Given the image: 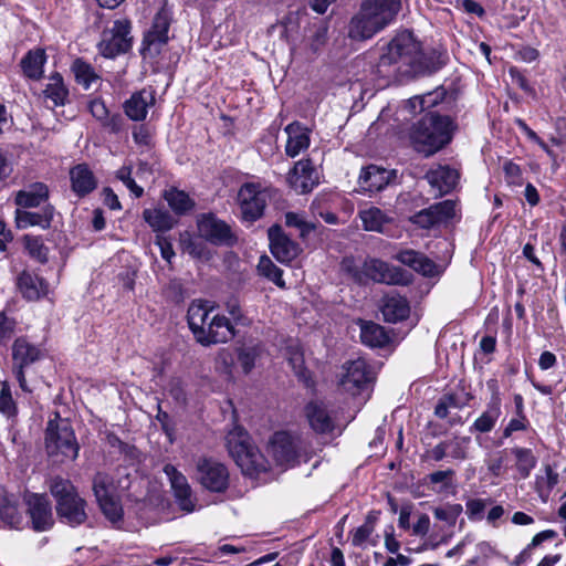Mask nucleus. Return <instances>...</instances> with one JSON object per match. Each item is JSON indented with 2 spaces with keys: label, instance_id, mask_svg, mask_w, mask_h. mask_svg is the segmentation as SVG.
Here are the masks:
<instances>
[{
  "label": "nucleus",
  "instance_id": "obj_64",
  "mask_svg": "<svg viewBox=\"0 0 566 566\" xmlns=\"http://www.w3.org/2000/svg\"><path fill=\"white\" fill-rule=\"evenodd\" d=\"M413 533L416 535H426L430 528V518L428 515L422 514L419 516L418 521L413 524Z\"/></svg>",
  "mask_w": 566,
  "mask_h": 566
},
{
  "label": "nucleus",
  "instance_id": "obj_57",
  "mask_svg": "<svg viewBox=\"0 0 566 566\" xmlns=\"http://www.w3.org/2000/svg\"><path fill=\"white\" fill-rule=\"evenodd\" d=\"M419 96L421 105H423V108L426 111L441 103L444 98V93L442 91L436 90L433 92H429Z\"/></svg>",
  "mask_w": 566,
  "mask_h": 566
},
{
  "label": "nucleus",
  "instance_id": "obj_16",
  "mask_svg": "<svg viewBox=\"0 0 566 566\" xmlns=\"http://www.w3.org/2000/svg\"><path fill=\"white\" fill-rule=\"evenodd\" d=\"M454 214L455 203L452 200H444L417 212L410 220L420 228L429 229L448 221L453 218Z\"/></svg>",
  "mask_w": 566,
  "mask_h": 566
},
{
  "label": "nucleus",
  "instance_id": "obj_60",
  "mask_svg": "<svg viewBox=\"0 0 566 566\" xmlns=\"http://www.w3.org/2000/svg\"><path fill=\"white\" fill-rule=\"evenodd\" d=\"M485 509V501L481 499L470 500L467 503V514L470 518L480 516Z\"/></svg>",
  "mask_w": 566,
  "mask_h": 566
},
{
  "label": "nucleus",
  "instance_id": "obj_12",
  "mask_svg": "<svg viewBox=\"0 0 566 566\" xmlns=\"http://www.w3.org/2000/svg\"><path fill=\"white\" fill-rule=\"evenodd\" d=\"M195 478L202 488L210 492H224L229 485L227 467L212 458L202 457L197 460Z\"/></svg>",
  "mask_w": 566,
  "mask_h": 566
},
{
  "label": "nucleus",
  "instance_id": "obj_56",
  "mask_svg": "<svg viewBox=\"0 0 566 566\" xmlns=\"http://www.w3.org/2000/svg\"><path fill=\"white\" fill-rule=\"evenodd\" d=\"M527 423L528 421L524 415H517L516 418H512L503 431L504 438L511 437L515 431L525 430Z\"/></svg>",
  "mask_w": 566,
  "mask_h": 566
},
{
  "label": "nucleus",
  "instance_id": "obj_37",
  "mask_svg": "<svg viewBox=\"0 0 566 566\" xmlns=\"http://www.w3.org/2000/svg\"><path fill=\"white\" fill-rule=\"evenodd\" d=\"M163 197L176 214H186L195 208V201L184 190L170 188L164 191Z\"/></svg>",
  "mask_w": 566,
  "mask_h": 566
},
{
  "label": "nucleus",
  "instance_id": "obj_19",
  "mask_svg": "<svg viewBox=\"0 0 566 566\" xmlns=\"http://www.w3.org/2000/svg\"><path fill=\"white\" fill-rule=\"evenodd\" d=\"M27 503L34 531L44 532L53 526L51 503L44 495L32 494L28 497Z\"/></svg>",
  "mask_w": 566,
  "mask_h": 566
},
{
  "label": "nucleus",
  "instance_id": "obj_48",
  "mask_svg": "<svg viewBox=\"0 0 566 566\" xmlns=\"http://www.w3.org/2000/svg\"><path fill=\"white\" fill-rule=\"evenodd\" d=\"M96 500L102 512L111 522L115 523L122 518L123 509L114 495Z\"/></svg>",
  "mask_w": 566,
  "mask_h": 566
},
{
  "label": "nucleus",
  "instance_id": "obj_58",
  "mask_svg": "<svg viewBox=\"0 0 566 566\" xmlns=\"http://www.w3.org/2000/svg\"><path fill=\"white\" fill-rule=\"evenodd\" d=\"M505 178L509 184L518 185L522 180V172L520 166L512 161H505L504 164Z\"/></svg>",
  "mask_w": 566,
  "mask_h": 566
},
{
  "label": "nucleus",
  "instance_id": "obj_34",
  "mask_svg": "<svg viewBox=\"0 0 566 566\" xmlns=\"http://www.w3.org/2000/svg\"><path fill=\"white\" fill-rule=\"evenodd\" d=\"M49 197L48 186L43 182H34L15 195V203L21 208L39 207Z\"/></svg>",
  "mask_w": 566,
  "mask_h": 566
},
{
  "label": "nucleus",
  "instance_id": "obj_46",
  "mask_svg": "<svg viewBox=\"0 0 566 566\" xmlns=\"http://www.w3.org/2000/svg\"><path fill=\"white\" fill-rule=\"evenodd\" d=\"M73 72L76 78V82L81 84L85 90L90 88L93 82L97 80L96 74L94 73L91 65L87 63L76 60L73 64Z\"/></svg>",
  "mask_w": 566,
  "mask_h": 566
},
{
  "label": "nucleus",
  "instance_id": "obj_11",
  "mask_svg": "<svg viewBox=\"0 0 566 566\" xmlns=\"http://www.w3.org/2000/svg\"><path fill=\"white\" fill-rule=\"evenodd\" d=\"M132 40L130 22L126 19L116 20L102 32L98 51L103 56L113 59L127 52Z\"/></svg>",
  "mask_w": 566,
  "mask_h": 566
},
{
  "label": "nucleus",
  "instance_id": "obj_54",
  "mask_svg": "<svg viewBox=\"0 0 566 566\" xmlns=\"http://www.w3.org/2000/svg\"><path fill=\"white\" fill-rule=\"evenodd\" d=\"M258 350L255 347L242 348L238 355V361L244 374H249L255 366Z\"/></svg>",
  "mask_w": 566,
  "mask_h": 566
},
{
  "label": "nucleus",
  "instance_id": "obj_5",
  "mask_svg": "<svg viewBox=\"0 0 566 566\" xmlns=\"http://www.w3.org/2000/svg\"><path fill=\"white\" fill-rule=\"evenodd\" d=\"M226 446L244 474L252 476L268 471V460L252 444L249 433L243 428L234 426L226 437Z\"/></svg>",
  "mask_w": 566,
  "mask_h": 566
},
{
  "label": "nucleus",
  "instance_id": "obj_3",
  "mask_svg": "<svg viewBox=\"0 0 566 566\" xmlns=\"http://www.w3.org/2000/svg\"><path fill=\"white\" fill-rule=\"evenodd\" d=\"M400 7V0H365L350 21L349 36L354 40L373 38L395 20Z\"/></svg>",
  "mask_w": 566,
  "mask_h": 566
},
{
  "label": "nucleus",
  "instance_id": "obj_21",
  "mask_svg": "<svg viewBox=\"0 0 566 566\" xmlns=\"http://www.w3.org/2000/svg\"><path fill=\"white\" fill-rule=\"evenodd\" d=\"M164 472L170 481L174 495L180 509L188 513L192 512L195 503L191 496V488L186 476L171 464L165 465Z\"/></svg>",
  "mask_w": 566,
  "mask_h": 566
},
{
  "label": "nucleus",
  "instance_id": "obj_32",
  "mask_svg": "<svg viewBox=\"0 0 566 566\" xmlns=\"http://www.w3.org/2000/svg\"><path fill=\"white\" fill-rule=\"evenodd\" d=\"M381 312L387 322L397 323L409 316L410 306L403 296L399 294H388L384 297Z\"/></svg>",
  "mask_w": 566,
  "mask_h": 566
},
{
  "label": "nucleus",
  "instance_id": "obj_9",
  "mask_svg": "<svg viewBox=\"0 0 566 566\" xmlns=\"http://www.w3.org/2000/svg\"><path fill=\"white\" fill-rule=\"evenodd\" d=\"M375 374L364 358H357L345 363L338 379L342 391L352 396L365 392L374 381Z\"/></svg>",
  "mask_w": 566,
  "mask_h": 566
},
{
  "label": "nucleus",
  "instance_id": "obj_1",
  "mask_svg": "<svg viewBox=\"0 0 566 566\" xmlns=\"http://www.w3.org/2000/svg\"><path fill=\"white\" fill-rule=\"evenodd\" d=\"M440 65L432 63L421 51L420 43L409 31L398 33L380 55L378 72L399 82L433 73Z\"/></svg>",
  "mask_w": 566,
  "mask_h": 566
},
{
  "label": "nucleus",
  "instance_id": "obj_2",
  "mask_svg": "<svg viewBox=\"0 0 566 566\" xmlns=\"http://www.w3.org/2000/svg\"><path fill=\"white\" fill-rule=\"evenodd\" d=\"M187 319L196 340L203 346L227 343L234 337L233 325L209 301H192Z\"/></svg>",
  "mask_w": 566,
  "mask_h": 566
},
{
  "label": "nucleus",
  "instance_id": "obj_47",
  "mask_svg": "<svg viewBox=\"0 0 566 566\" xmlns=\"http://www.w3.org/2000/svg\"><path fill=\"white\" fill-rule=\"evenodd\" d=\"M443 442L449 457L457 460H464L467 458V450L470 443L469 437H454Z\"/></svg>",
  "mask_w": 566,
  "mask_h": 566
},
{
  "label": "nucleus",
  "instance_id": "obj_35",
  "mask_svg": "<svg viewBox=\"0 0 566 566\" xmlns=\"http://www.w3.org/2000/svg\"><path fill=\"white\" fill-rule=\"evenodd\" d=\"M42 94L45 102H50L53 107L65 105L69 99V88L61 74L53 73L49 76Z\"/></svg>",
  "mask_w": 566,
  "mask_h": 566
},
{
  "label": "nucleus",
  "instance_id": "obj_45",
  "mask_svg": "<svg viewBox=\"0 0 566 566\" xmlns=\"http://www.w3.org/2000/svg\"><path fill=\"white\" fill-rule=\"evenodd\" d=\"M285 224L287 227L296 228L300 231L301 238H306L311 232L316 230V223L310 222L305 219L304 214L297 212H286L285 213Z\"/></svg>",
  "mask_w": 566,
  "mask_h": 566
},
{
  "label": "nucleus",
  "instance_id": "obj_50",
  "mask_svg": "<svg viewBox=\"0 0 566 566\" xmlns=\"http://www.w3.org/2000/svg\"><path fill=\"white\" fill-rule=\"evenodd\" d=\"M287 142H310L311 129L298 122H293L285 127Z\"/></svg>",
  "mask_w": 566,
  "mask_h": 566
},
{
  "label": "nucleus",
  "instance_id": "obj_24",
  "mask_svg": "<svg viewBox=\"0 0 566 566\" xmlns=\"http://www.w3.org/2000/svg\"><path fill=\"white\" fill-rule=\"evenodd\" d=\"M459 172L448 166H439L426 174V179L437 195L442 196L455 188L459 181Z\"/></svg>",
  "mask_w": 566,
  "mask_h": 566
},
{
  "label": "nucleus",
  "instance_id": "obj_28",
  "mask_svg": "<svg viewBox=\"0 0 566 566\" xmlns=\"http://www.w3.org/2000/svg\"><path fill=\"white\" fill-rule=\"evenodd\" d=\"M17 285L28 301H38L49 293L46 282L38 274L28 271L19 275Z\"/></svg>",
  "mask_w": 566,
  "mask_h": 566
},
{
  "label": "nucleus",
  "instance_id": "obj_8",
  "mask_svg": "<svg viewBox=\"0 0 566 566\" xmlns=\"http://www.w3.org/2000/svg\"><path fill=\"white\" fill-rule=\"evenodd\" d=\"M303 451V441L285 431L275 432L268 447L269 455L280 467H293L301 460L308 461L310 457Z\"/></svg>",
  "mask_w": 566,
  "mask_h": 566
},
{
  "label": "nucleus",
  "instance_id": "obj_25",
  "mask_svg": "<svg viewBox=\"0 0 566 566\" xmlns=\"http://www.w3.org/2000/svg\"><path fill=\"white\" fill-rule=\"evenodd\" d=\"M155 104L153 90L143 88L134 93L124 104L126 115L133 120H144Z\"/></svg>",
  "mask_w": 566,
  "mask_h": 566
},
{
  "label": "nucleus",
  "instance_id": "obj_7",
  "mask_svg": "<svg viewBox=\"0 0 566 566\" xmlns=\"http://www.w3.org/2000/svg\"><path fill=\"white\" fill-rule=\"evenodd\" d=\"M343 265L358 282L369 279L378 283L391 285H405L409 283V276L406 271L378 259L366 260L361 270L354 268L352 260H345Z\"/></svg>",
  "mask_w": 566,
  "mask_h": 566
},
{
  "label": "nucleus",
  "instance_id": "obj_43",
  "mask_svg": "<svg viewBox=\"0 0 566 566\" xmlns=\"http://www.w3.org/2000/svg\"><path fill=\"white\" fill-rule=\"evenodd\" d=\"M286 359L289 365L292 367L294 374L304 380L306 377V368L304 361V355L297 344L291 345L286 349Z\"/></svg>",
  "mask_w": 566,
  "mask_h": 566
},
{
  "label": "nucleus",
  "instance_id": "obj_18",
  "mask_svg": "<svg viewBox=\"0 0 566 566\" xmlns=\"http://www.w3.org/2000/svg\"><path fill=\"white\" fill-rule=\"evenodd\" d=\"M198 232L201 238L214 244L232 242L229 226L212 214H203L198 219Z\"/></svg>",
  "mask_w": 566,
  "mask_h": 566
},
{
  "label": "nucleus",
  "instance_id": "obj_29",
  "mask_svg": "<svg viewBox=\"0 0 566 566\" xmlns=\"http://www.w3.org/2000/svg\"><path fill=\"white\" fill-rule=\"evenodd\" d=\"M390 181V172L384 168L370 165L359 175V187L364 192L382 190Z\"/></svg>",
  "mask_w": 566,
  "mask_h": 566
},
{
  "label": "nucleus",
  "instance_id": "obj_17",
  "mask_svg": "<svg viewBox=\"0 0 566 566\" xmlns=\"http://www.w3.org/2000/svg\"><path fill=\"white\" fill-rule=\"evenodd\" d=\"M488 387L492 391L491 399L486 406V409L473 422L470 429L471 432H490L495 427L499 418L501 417V397L499 392L497 381L495 379L489 380Z\"/></svg>",
  "mask_w": 566,
  "mask_h": 566
},
{
  "label": "nucleus",
  "instance_id": "obj_26",
  "mask_svg": "<svg viewBox=\"0 0 566 566\" xmlns=\"http://www.w3.org/2000/svg\"><path fill=\"white\" fill-rule=\"evenodd\" d=\"M290 186L297 193L312 191L316 184V174L310 160H300L289 176Z\"/></svg>",
  "mask_w": 566,
  "mask_h": 566
},
{
  "label": "nucleus",
  "instance_id": "obj_36",
  "mask_svg": "<svg viewBox=\"0 0 566 566\" xmlns=\"http://www.w3.org/2000/svg\"><path fill=\"white\" fill-rule=\"evenodd\" d=\"M360 339L369 347H382L389 342V336L379 324L359 321Z\"/></svg>",
  "mask_w": 566,
  "mask_h": 566
},
{
  "label": "nucleus",
  "instance_id": "obj_55",
  "mask_svg": "<svg viewBox=\"0 0 566 566\" xmlns=\"http://www.w3.org/2000/svg\"><path fill=\"white\" fill-rule=\"evenodd\" d=\"M25 247L31 255L40 260L41 262H44L46 260L48 250L43 245L40 239L34 237L25 235Z\"/></svg>",
  "mask_w": 566,
  "mask_h": 566
},
{
  "label": "nucleus",
  "instance_id": "obj_61",
  "mask_svg": "<svg viewBox=\"0 0 566 566\" xmlns=\"http://www.w3.org/2000/svg\"><path fill=\"white\" fill-rule=\"evenodd\" d=\"M557 533L553 530H546V531H543V532H539L537 533L531 541V543L527 545L526 549L524 551V553L527 551V549H531V548H534V547H537L538 545H541L544 541H547V539H553L554 537H556Z\"/></svg>",
  "mask_w": 566,
  "mask_h": 566
},
{
  "label": "nucleus",
  "instance_id": "obj_53",
  "mask_svg": "<svg viewBox=\"0 0 566 566\" xmlns=\"http://www.w3.org/2000/svg\"><path fill=\"white\" fill-rule=\"evenodd\" d=\"M462 507L460 505H450L447 507H437L433 510L434 517L453 526L460 515Z\"/></svg>",
  "mask_w": 566,
  "mask_h": 566
},
{
  "label": "nucleus",
  "instance_id": "obj_33",
  "mask_svg": "<svg viewBox=\"0 0 566 566\" xmlns=\"http://www.w3.org/2000/svg\"><path fill=\"white\" fill-rule=\"evenodd\" d=\"M46 63L45 51L41 48L30 50L21 60L20 66L23 75L30 80L38 81L43 76L44 64Z\"/></svg>",
  "mask_w": 566,
  "mask_h": 566
},
{
  "label": "nucleus",
  "instance_id": "obj_13",
  "mask_svg": "<svg viewBox=\"0 0 566 566\" xmlns=\"http://www.w3.org/2000/svg\"><path fill=\"white\" fill-rule=\"evenodd\" d=\"M41 357L40 348L30 343L27 338H18L12 346L13 374L20 388L25 392H31L24 375V368L39 360Z\"/></svg>",
  "mask_w": 566,
  "mask_h": 566
},
{
  "label": "nucleus",
  "instance_id": "obj_41",
  "mask_svg": "<svg viewBox=\"0 0 566 566\" xmlns=\"http://www.w3.org/2000/svg\"><path fill=\"white\" fill-rule=\"evenodd\" d=\"M512 453L516 458V469L522 478H527L531 471L536 467L537 459L533 454L531 449L526 448H513Z\"/></svg>",
  "mask_w": 566,
  "mask_h": 566
},
{
  "label": "nucleus",
  "instance_id": "obj_6",
  "mask_svg": "<svg viewBox=\"0 0 566 566\" xmlns=\"http://www.w3.org/2000/svg\"><path fill=\"white\" fill-rule=\"evenodd\" d=\"M45 450L55 463L74 461L80 451L74 430L67 420L59 416L48 422L45 430Z\"/></svg>",
  "mask_w": 566,
  "mask_h": 566
},
{
  "label": "nucleus",
  "instance_id": "obj_49",
  "mask_svg": "<svg viewBox=\"0 0 566 566\" xmlns=\"http://www.w3.org/2000/svg\"><path fill=\"white\" fill-rule=\"evenodd\" d=\"M113 480L105 473H97L93 480V491L96 499L114 495Z\"/></svg>",
  "mask_w": 566,
  "mask_h": 566
},
{
  "label": "nucleus",
  "instance_id": "obj_42",
  "mask_svg": "<svg viewBox=\"0 0 566 566\" xmlns=\"http://www.w3.org/2000/svg\"><path fill=\"white\" fill-rule=\"evenodd\" d=\"M377 516L374 513H369L366 517V521L363 525L357 527L353 532L352 544L356 547L364 546L366 543L370 542L375 545V542L370 541V537L375 531V522Z\"/></svg>",
  "mask_w": 566,
  "mask_h": 566
},
{
  "label": "nucleus",
  "instance_id": "obj_27",
  "mask_svg": "<svg viewBox=\"0 0 566 566\" xmlns=\"http://www.w3.org/2000/svg\"><path fill=\"white\" fill-rule=\"evenodd\" d=\"M396 259L400 263L413 269L416 272L422 274L423 276L432 277L440 273L437 264L433 261L415 250L401 251L396 255Z\"/></svg>",
  "mask_w": 566,
  "mask_h": 566
},
{
  "label": "nucleus",
  "instance_id": "obj_4",
  "mask_svg": "<svg viewBox=\"0 0 566 566\" xmlns=\"http://www.w3.org/2000/svg\"><path fill=\"white\" fill-rule=\"evenodd\" d=\"M49 489L55 500L60 522L75 527L86 521V502L70 480L54 476L49 482Z\"/></svg>",
  "mask_w": 566,
  "mask_h": 566
},
{
  "label": "nucleus",
  "instance_id": "obj_39",
  "mask_svg": "<svg viewBox=\"0 0 566 566\" xmlns=\"http://www.w3.org/2000/svg\"><path fill=\"white\" fill-rule=\"evenodd\" d=\"M359 218L363 222L364 229L366 231L374 232H382L385 224L390 221V219L376 207H370L359 211Z\"/></svg>",
  "mask_w": 566,
  "mask_h": 566
},
{
  "label": "nucleus",
  "instance_id": "obj_38",
  "mask_svg": "<svg viewBox=\"0 0 566 566\" xmlns=\"http://www.w3.org/2000/svg\"><path fill=\"white\" fill-rule=\"evenodd\" d=\"M143 218L156 232H165L172 229L175 219L165 209L150 208L143 211Z\"/></svg>",
  "mask_w": 566,
  "mask_h": 566
},
{
  "label": "nucleus",
  "instance_id": "obj_22",
  "mask_svg": "<svg viewBox=\"0 0 566 566\" xmlns=\"http://www.w3.org/2000/svg\"><path fill=\"white\" fill-rule=\"evenodd\" d=\"M310 427L317 433H328L335 428L334 419L325 402L310 401L304 409Z\"/></svg>",
  "mask_w": 566,
  "mask_h": 566
},
{
  "label": "nucleus",
  "instance_id": "obj_51",
  "mask_svg": "<svg viewBox=\"0 0 566 566\" xmlns=\"http://www.w3.org/2000/svg\"><path fill=\"white\" fill-rule=\"evenodd\" d=\"M0 412L8 418L14 416L17 412V407L12 399L11 389L7 382H1Z\"/></svg>",
  "mask_w": 566,
  "mask_h": 566
},
{
  "label": "nucleus",
  "instance_id": "obj_59",
  "mask_svg": "<svg viewBox=\"0 0 566 566\" xmlns=\"http://www.w3.org/2000/svg\"><path fill=\"white\" fill-rule=\"evenodd\" d=\"M90 111L92 115L98 120H104L108 116V109L105 103L101 99H94L90 103Z\"/></svg>",
  "mask_w": 566,
  "mask_h": 566
},
{
  "label": "nucleus",
  "instance_id": "obj_10",
  "mask_svg": "<svg viewBox=\"0 0 566 566\" xmlns=\"http://www.w3.org/2000/svg\"><path fill=\"white\" fill-rule=\"evenodd\" d=\"M457 128L449 116L428 113L415 126L412 142H450Z\"/></svg>",
  "mask_w": 566,
  "mask_h": 566
},
{
  "label": "nucleus",
  "instance_id": "obj_52",
  "mask_svg": "<svg viewBox=\"0 0 566 566\" xmlns=\"http://www.w3.org/2000/svg\"><path fill=\"white\" fill-rule=\"evenodd\" d=\"M454 475V471L451 469L444 471H436L428 475V480L431 484L439 485L438 491H447L453 486L452 478Z\"/></svg>",
  "mask_w": 566,
  "mask_h": 566
},
{
  "label": "nucleus",
  "instance_id": "obj_62",
  "mask_svg": "<svg viewBox=\"0 0 566 566\" xmlns=\"http://www.w3.org/2000/svg\"><path fill=\"white\" fill-rule=\"evenodd\" d=\"M476 556L471 560V564H476L480 558H488L494 553V548L488 542H480L475 546Z\"/></svg>",
  "mask_w": 566,
  "mask_h": 566
},
{
  "label": "nucleus",
  "instance_id": "obj_15",
  "mask_svg": "<svg viewBox=\"0 0 566 566\" xmlns=\"http://www.w3.org/2000/svg\"><path fill=\"white\" fill-rule=\"evenodd\" d=\"M270 250L273 256L281 263H289L300 253V247L291 240L279 224H273L268 230Z\"/></svg>",
  "mask_w": 566,
  "mask_h": 566
},
{
  "label": "nucleus",
  "instance_id": "obj_30",
  "mask_svg": "<svg viewBox=\"0 0 566 566\" xmlns=\"http://www.w3.org/2000/svg\"><path fill=\"white\" fill-rule=\"evenodd\" d=\"M54 216V208L46 206L41 212H31L22 209L15 211V223L19 229H27L29 227H40L48 229L51 226Z\"/></svg>",
  "mask_w": 566,
  "mask_h": 566
},
{
  "label": "nucleus",
  "instance_id": "obj_44",
  "mask_svg": "<svg viewBox=\"0 0 566 566\" xmlns=\"http://www.w3.org/2000/svg\"><path fill=\"white\" fill-rule=\"evenodd\" d=\"M331 200H332V196H329V195L317 196L311 203V211H312V213L317 214L322 219H324V221L326 223L337 224L338 223L337 216L334 212L326 209V206L328 205V202Z\"/></svg>",
  "mask_w": 566,
  "mask_h": 566
},
{
  "label": "nucleus",
  "instance_id": "obj_31",
  "mask_svg": "<svg viewBox=\"0 0 566 566\" xmlns=\"http://www.w3.org/2000/svg\"><path fill=\"white\" fill-rule=\"evenodd\" d=\"M22 520V514L18 510V499L0 488V522L3 526L18 528Z\"/></svg>",
  "mask_w": 566,
  "mask_h": 566
},
{
  "label": "nucleus",
  "instance_id": "obj_23",
  "mask_svg": "<svg viewBox=\"0 0 566 566\" xmlns=\"http://www.w3.org/2000/svg\"><path fill=\"white\" fill-rule=\"evenodd\" d=\"M71 190L78 198H84L97 188V179L86 164H78L70 169Z\"/></svg>",
  "mask_w": 566,
  "mask_h": 566
},
{
  "label": "nucleus",
  "instance_id": "obj_40",
  "mask_svg": "<svg viewBox=\"0 0 566 566\" xmlns=\"http://www.w3.org/2000/svg\"><path fill=\"white\" fill-rule=\"evenodd\" d=\"M258 272L260 275L273 282L277 287H286L285 281L283 280V271L276 266L268 255H262L260 258Z\"/></svg>",
  "mask_w": 566,
  "mask_h": 566
},
{
  "label": "nucleus",
  "instance_id": "obj_63",
  "mask_svg": "<svg viewBox=\"0 0 566 566\" xmlns=\"http://www.w3.org/2000/svg\"><path fill=\"white\" fill-rule=\"evenodd\" d=\"M402 111L407 112L410 115H416L424 111L423 105H421L420 96L416 95L408 101H406Z\"/></svg>",
  "mask_w": 566,
  "mask_h": 566
},
{
  "label": "nucleus",
  "instance_id": "obj_14",
  "mask_svg": "<svg viewBox=\"0 0 566 566\" xmlns=\"http://www.w3.org/2000/svg\"><path fill=\"white\" fill-rule=\"evenodd\" d=\"M238 202L242 219L253 222L263 214L266 206V193L260 185L248 182L240 188Z\"/></svg>",
  "mask_w": 566,
  "mask_h": 566
},
{
  "label": "nucleus",
  "instance_id": "obj_20",
  "mask_svg": "<svg viewBox=\"0 0 566 566\" xmlns=\"http://www.w3.org/2000/svg\"><path fill=\"white\" fill-rule=\"evenodd\" d=\"M171 13L167 8H161L154 17L151 28L144 38L147 50L158 52L159 48L168 41V30Z\"/></svg>",
  "mask_w": 566,
  "mask_h": 566
}]
</instances>
